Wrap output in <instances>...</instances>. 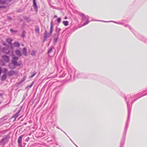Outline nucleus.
<instances>
[{"label": "nucleus", "instance_id": "20e7f679", "mask_svg": "<svg viewBox=\"0 0 147 147\" xmlns=\"http://www.w3.org/2000/svg\"><path fill=\"white\" fill-rule=\"evenodd\" d=\"M44 34V38L45 40H46L47 38L49 37L51 35L50 34H49V33H48L47 31L46 30L45 31Z\"/></svg>", "mask_w": 147, "mask_h": 147}, {"label": "nucleus", "instance_id": "412c9836", "mask_svg": "<svg viewBox=\"0 0 147 147\" xmlns=\"http://www.w3.org/2000/svg\"><path fill=\"white\" fill-rule=\"evenodd\" d=\"M127 105L128 107V117L129 118V115L130 114V107H129L128 104V102L127 103Z\"/></svg>", "mask_w": 147, "mask_h": 147}, {"label": "nucleus", "instance_id": "ddd939ff", "mask_svg": "<svg viewBox=\"0 0 147 147\" xmlns=\"http://www.w3.org/2000/svg\"><path fill=\"white\" fill-rule=\"evenodd\" d=\"M23 54L24 55H25L26 56L27 55L26 49L25 47H24L23 48Z\"/></svg>", "mask_w": 147, "mask_h": 147}, {"label": "nucleus", "instance_id": "f8f14e48", "mask_svg": "<svg viewBox=\"0 0 147 147\" xmlns=\"http://www.w3.org/2000/svg\"><path fill=\"white\" fill-rule=\"evenodd\" d=\"M13 40L11 38H8L6 39V42H8L10 45H11V42Z\"/></svg>", "mask_w": 147, "mask_h": 147}, {"label": "nucleus", "instance_id": "1a4fd4ad", "mask_svg": "<svg viewBox=\"0 0 147 147\" xmlns=\"http://www.w3.org/2000/svg\"><path fill=\"white\" fill-rule=\"evenodd\" d=\"M11 0H0V3L1 4L7 3L8 4V2L11 1Z\"/></svg>", "mask_w": 147, "mask_h": 147}, {"label": "nucleus", "instance_id": "cd10ccee", "mask_svg": "<svg viewBox=\"0 0 147 147\" xmlns=\"http://www.w3.org/2000/svg\"><path fill=\"white\" fill-rule=\"evenodd\" d=\"M63 132L67 135V136L69 138V139H70V140H71V141L73 142V143H74V142H73V141L70 138V137L68 136H67V134L65 132L63 131Z\"/></svg>", "mask_w": 147, "mask_h": 147}, {"label": "nucleus", "instance_id": "0eeeda50", "mask_svg": "<svg viewBox=\"0 0 147 147\" xmlns=\"http://www.w3.org/2000/svg\"><path fill=\"white\" fill-rule=\"evenodd\" d=\"M2 52L6 54H8L9 52V50L8 48H3L2 50Z\"/></svg>", "mask_w": 147, "mask_h": 147}, {"label": "nucleus", "instance_id": "473e14b6", "mask_svg": "<svg viewBox=\"0 0 147 147\" xmlns=\"http://www.w3.org/2000/svg\"><path fill=\"white\" fill-rule=\"evenodd\" d=\"M67 19V16H65V17H64V19Z\"/></svg>", "mask_w": 147, "mask_h": 147}, {"label": "nucleus", "instance_id": "58836bf2", "mask_svg": "<svg viewBox=\"0 0 147 147\" xmlns=\"http://www.w3.org/2000/svg\"><path fill=\"white\" fill-rule=\"evenodd\" d=\"M74 143V144L76 146H77L74 143H74Z\"/></svg>", "mask_w": 147, "mask_h": 147}, {"label": "nucleus", "instance_id": "6e6552de", "mask_svg": "<svg viewBox=\"0 0 147 147\" xmlns=\"http://www.w3.org/2000/svg\"><path fill=\"white\" fill-rule=\"evenodd\" d=\"M2 57L4 61L8 62L9 61V58L6 55H3L2 56Z\"/></svg>", "mask_w": 147, "mask_h": 147}, {"label": "nucleus", "instance_id": "7c9ffc66", "mask_svg": "<svg viewBox=\"0 0 147 147\" xmlns=\"http://www.w3.org/2000/svg\"><path fill=\"white\" fill-rule=\"evenodd\" d=\"M2 72V69L1 67H0V75L1 74Z\"/></svg>", "mask_w": 147, "mask_h": 147}, {"label": "nucleus", "instance_id": "bb28decb", "mask_svg": "<svg viewBox=\"0 0 147 147\" xmlns=\"http://www.w3.org/2000/svg\"><path fill=\"white\" fill-rule=\"evenodd\" d=\"M26 79V77H23V78H22V80L21 82H20V83H21L22 82H23Z\"/></svg>", "mask_w": 147, "mask_h": 147}, {"label": "nucleus", "instance_id": "a19ab883", "mask_svg": "<svg viewBox=\"0 0 147 147\" xmlns=\"http://www.w3.org/2000/svg\"><path fill=\"white\" fill-rule=\"evenodd\" d=\"M26 124H27V123H24V125H26Z\"/></svg>", "mask_w": 147, "mask_h": 147}, {"label": "nucleus", "instance_id": "c9c22d12", "mask_svg": "<svg viewBox=\"0 0 147 147\" xmlns=\"http://www.w3.org/2000/svg\"><path fill=\"white\" fill-rule=\"evenodd\" d=\"M103 22H109V21H103Z\"/></svg>", "mask_w": 147, "mask_h": 147}, {"label": "nucleus", "instance_id": "b1692460", "mask_svg": "<svg viewBox=\"0 0 147 147\" xmlns=\"http://www.w3.org/2000/svg\"><path fill=\"white\" fill-rule=\"evenodd\" d=\"M31 55L33 56H34L36 55V53L34 51L32 50L31 51Z\"/></svg>", "mask_w": 147, "mask_h": 147}, {"label": "nucleus", "instance_id": "2eb2a0df", "mask_svg": "<svg viewBox=\"0 0 147 147\" xmlns=\"http://www.w3.org/2000/svg\"><path fill=\"white\" fill-rule=\"evenodd\" d=\"M20 111V110L17 113H16L13 116V117H14L15 119H16L17 117H18V116L19 115V113Z\"/></svg>", "mask_w": 147, "mask_h": 147}, {"label": "nucleus", "instance_id": "aec40b11", "mask_svg": "<svg viewBox=\"0 0 147 147\" xmlns=\"http://www.w3.org/2000/svg\"><path fill=\"white\" fill-rule=\"evenodd\" d=\"M54 49V48L53 47H51L50 48L48 51V54H49L51 53L53 49Z\"/></svg>", "mask_w": 147, "mask_h": 147}, {"label": "nucleus", "instance_id": "a211bd4d", "mask_svg": "<svg viewBox=\"0 0 147 147\" xmlns=\"http://www.w3.org/2000/svg\"><path fill=\"white\" fill-rule=\"evenodd\" d=\"M15 66L12 63H10L9 64V66L11 69L14 68L15 67Z\"/></svg>", "mask_w": 147, "mask_h": 147}, {"label": "nucleus", "instance_id": "9b49d317", "mask_svg": "<svg viewBox=\"0 0 147 147\" xmlns=\"http://www.w3.org/2000/svg\"><path fill=\"white\" fill-rule=\"evenodd\" d=\"M33 6L34 7V8L36 12H37L38 11V8L37 5V4L35 0H33Z\"/></svg>", "mask_w": 147, "mask_h": 147}, {"label": "nucleus", "instance_id": "c85d7f7f", "mask_svg": "<svg viewBox=\"0 0 147 147\" xmlns=\"http://www.w3.org/2000/svg\"><path fill=\"white\" fill-rule=\"evenodd\" d=\"M36 74V73H35L33 74H32L30 77V78H32V77H33L35 75V74Z\"/></svg>", "mask_w": 147, "mask_h": 147}, {"label": "nucleus", "instance_id": "f3484780", "mask_svg": "<svg viewBox=\"0 0 147 147\" xmlns=\"http://www.w3.org/2000/svg\"><path fill=\"white\" fill-rule=\"evenodd\" d=\"M13 45L15 47H19L20 46V44L18 42H15L13 43Z\"/></svg>", "mask_w": 147, "mask_h": 147}, {"label": "nucleus", "instance_id": "423d86ee", "mask_svg": "<svg viewBox=\"0 0 147 147\" xmlns=\"http://www.w3.org/2000/svg\"><path fill=\"white\" fill-rule=\"evenodd\" d=\"M8 75L9 76H11L12 75L15 74L16 75H17L18 74V72H15L11 70L9 71L8 73Z\"/></svg>", "mask_w": 147, "mask_h": 147}, {"label": "nucleus", "instance_id": "7ed1b4c3", "mask_svg": "<svg viewBox=\"0 0 147 147\" xmlns=\"http://www.w3.org/2000/svg\"><path fill=\"white\" fill-rule=\"evenodd\" d=\"M18 60V58L16 57H13L12 63L14 65L19 66L20 65L21 63L18 62L17 61Z\"/></svg>", "mask_w": 147, "mask_h": 147}, {"label": "nucleus", "instance_id": "4468645a", "mask_svg": "<svg viewBox=\"0 0 147 147\" xmlns=\"http://www.w3.org/2000/svg\"><path fill=\"white\" fill-rule=\"evenodd\" d=\"M40 28L38 26H36L35 27V31L37 33L38 35L39 34Z\"/></svg>", "mask_w": 147, "mask_h": 147}, {"label": "nucleus", "instance_id": "f257e3e1", "mask_svg": "<svg viewBox=\"0 0 147 147\" xmlns=\"http://www.w3.org/2000/svg\"><path fill=\"white\" fill-rule=\"evenodd\" d=\"M81 15L82 16V21L84 20H87V22L84 23L82 25V26H84L88 24L89 22V21L88 20L89 18V17L88 16H85L84 14L81 13Z\"/></svg>", "mask_w": 147, "mask_h": 147}, {"label": "nucleus", "instance_id": "39448f33", "mask_svg": "<svg viewBox=\"0 0 147 147\" xmlns=\"http://www.w3.org/2000/svg\"><path fill=\"white\" fill-rule=\"evenodd\" d=\"M23 135H22L18 138V145L20 146L22 145V140Z\"/></svg>", "mask_w": 147, "mask_h": 147}, {"label": "nucleus", "instance_id": "a18cd8bd", "mask_svg": "<svg viewBox=\"0 0 147 147\" xmlns=\"http://www.w3.org/2000/svg\"><path fill=\"white\" fill-rule=\"evenodd\" d=\"M76 146L77 147H78L77 146Z\"/></svg>", "mask_w": 147, "mask_h": 147}, {"label": "nucleus", "instance_id": "c03bdc74", "mask_svg": "<svg viewBox=\"0 0 147 147\" xmlns=\"http://www.w3.org/2000/svg\"><path fill=\"white\" fill-rule=\"evenodd\" d=\"M129 28H130V27L129 26Z\"/></svg>", "mask_w": 147, "mask_h": 147}, {"label": "nucleus", "instance_id": "c756f323", "mask_svg": "<svg viewBox=\"0 0 147 147\" xmlns=\"http://www.w3.org/2000/svg\"><path fill=\"white\" fill-rule=\"evenodd\" d=\"M112 22H113V21H112ZM113 22H114L115 23L118 24H123L122 23H120V22L117 23V22H114V21H113Z\"/></svg>", "mask_w": 147, "mask_h": 147}, {"label": "nucleus", "instance_id": "37998d69", "mask_svg": "<svg viewBox=\"0 0 147 147\" xmlns=\"http://www.w3.org/2000/svg\"><path fill=\"white\" fill-rule=\"evenodd\" d=\"M127 26H126V25H125V27H126Z\"/></svg>", "mask_w": 147, "mask_h": 147}, {"label": "nucleus", "instance_id": "5701e85b", "mask_svg": "<svg viewBox=\"0 0 147 147\" xmlns=\"http://www.w3.org/2000/svg\"><path fill=\"white\" fill-rule=\"evenodd\" d=\"M34 83V82H33L32 84H31L30 85H28L26 87V88H31L33 84Z\"/></svg>", "mask_w": 147, "mask_h": 147}, {"label": "nucleus", "instance_id": "9d476101", "mask_svg": "<svg viewBox=\"0 0 147 147\" xmlns=\"http://www.w3.org/2000/svg\"><path fill=\"white\" fill-rule=\"evenodd\" d=\"M51 26H50V33L49 34H50V35H51L52 34L53 30V22L52 21H51Z\"/></svg>", "mask_w": 147, "mask_h": 147}, {"label": "nucleus", "instance_id": "4c0bfd02", "mask_svg": "<svg viewBox=\"0 0 147 147\" xmlns=\"http://www.w3.org/2000/svg\"><path fill=\"white\" fill-rule=\"evenodd\" d=\"M2 94H0V96H2Z\"/></svg>", "mask_w": 147, "mask_h": 147}, {"label": "nucleus", "instance_id": "a878e982", "mask_svg": "<svg viewBox=\"0 0 147 147\" xmlns=\"http://www.w3.org/2000/svg\"><path fill=\"white\" fill-rule=\"evenodd\" d=\"M10 31L12 32H18V31H16V30H13V29H12V28H11L10 29Z\"/></svg>", "mask_w": 147, "mask_h": 147}, {"label": "nucleus", "instance_id": "4be33fe9", "mask_svg": "<svg viewBox=\"0 0 147 147\" xmlns=\"http://www.w3.org/2000/svg\"><path fill=\"white\" fill-rule=\"evenodd\" d=\"M63 24L65 26H67L68 25L69 22L68 21H64L63 22Z\"/></svg>", "mask_w": 147, "mask_h": 147}, {"label": "nucleus", "instance_id": "e433bc0d", "mask_svg": "<svg viewBox=\"0 0 147 147\" xmlns=\"http://www.w3.org/2000/svg\"><path fill=\"white\" fill-rule=\"evenodd\" d=\"M3 45H6V44L5 43H4L3 44Z\"/></svg>", "mask_w": 147, "mask_h": 147}, {"label": "nucleus", "instance_id": "393cba45", "mask_svg": "<svg viewBox=\"0 0 147 147\" xmlns=\"http://www.w3.org/2000/svg\"><path fill=\"white\" fill-rule=\"evenodd\" d=\"M61 20V18H58L57 19V21L58 23H60Z\"/></svg>", "mask_w": 147, "mask_h": 147}, {"label": "nucleus", "instance_id": "72a5a7b5", "mask_svg": "<svg viewBox=\"0 0 147 147\" xmlns=\"http://www.w3.org/2000/svg\"><path fill=\"white\" fill-rule=\"evenodd\" d=\"M57 38H56V39H55V42H57Z\"/></svg>", "mask_w": 147, "mask_h": 147}, {"label": "nucleus", "instance_id": "2f4dec72", "mask_svg": "<svg viewBox=\"0 0 147 147\" xmlns=\"http://www.w3.org/2000/svg\"><path fill=\"white\" fill-rule=\"evenodd\" d=\"M25 36V34H22V36L23 37H24Z\"/></svg>", "mask_w": 147, "mask_h": 147}, {"label": "nucleus", "instance_id": "ea45409f", "mask_svg": "<svg viewBox=\"0 0 147 147\" xmlns=\"http://www.w3.org/2000/svg\"><path fill=\"white\" fill-rule=\"evenodd\" d=\"M61 30V29L59 28V31H60Z\"/></svg>", "mask_w": 147, "mask_h": 147}, {"label": "nucleus", "instance_id": "f03ea898", "mask_svg": "<svg viewBox=\"0 0 147 147\" xmlns=\"http://www.w3.org/2000/svg\"><path fill=\"white\" fill-rule=\"evenodd\" d=\"M9 137L8 136H5L4 138L0 141V144L4 145L6 144L9 141Z\"/></svg>", "mask_w": 147, "mask_h": 147}, {"label": "nucleus", "instance_id": "79ce46f5", "mask_svg": "<svg viewBox=\"0 0 147 147\" xmlns=\"http://www.w3.org/2000/svg\"><path fill=\"white\" fill-rule=\"evenodd\" d=\"M125 100L126 101V98H125Z\"/></svg>", "mask_w": 147, "mask_h": 147}, {"label": "nucleus", "instance_id": "6ab92c4d", "mask_svg": "<svg viewBox=\"0 0 147 147\" xmlns=\"http://www.w3.org/2000/svg\"><path fill=\"white\" fill-rule=\"evenodd\" d=\"M6 76L5 74H4L2 76L1 80L2 81H4L6 78Z\"/></svg>", "mask_w": 147, "mask_h": 147}, {"label": "nucleus", "instance_id": "f704fd0d", "mask_svg": "<svg viewBox=\"0 0 147 147\" xmlns=\"http://www.w3.org/2000/svg\"><path fill=\"white\" fill-rule=\"evenodd\" d=\"M57 15H55L54 16V17L55 18H57Z\"/></svg>", "mask_w": 147, "mask_h": 147}, {"label": "nucleus", "instance_id": "dca6fc26", "mask_svg": "<svg viewBox=\"0 0 147 147\" xmlns=\"http://www.w3.org/2000/svg\"><path fill=\"white\" fill-rule=\"evenodd\" d=\"M16 53L17 55L20 56H22L21 53L20 51L19 50H16Z\"/></svg>", "mask_w": 147, "mask_h": 147}]
</instances>
